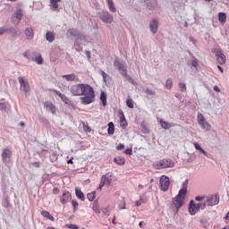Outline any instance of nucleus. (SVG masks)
I'll return each mask as SVG.
<instances>
[{
	"instance_id": "f257e3e1",
	"label": "nucleus",
	"mask_w": 229,
	"mask_h": 229,
	"mask_svg": "<svg viewBox=\"0 0 229 229\" xmlns=\"http://www.w3.org/2000/svg\"><path fill=\"white\" fill-rule=\"evenodd\" d=\"M70 91L72 96H84L81 98L82 105H90V103H94L96 99L94 88L89 84H74L71 87Z\"/></svg>"
},
{
	"instance_id": "f03ea898",
	"label": "nucleus",
	"mask_w": 229,
	"mask_h": 229,
	"mask_svg": "<svg viewBox=\"0 0 229 229\" xmlns=\"http://www.w3.org/2000/svg\"><path fill=\"white\" fill-rule=\"evenodd\" d=\"M189 185V180H186L182 183V188L179 191V193L173 199L172 203L174 207L180 210L182 207H183V203H185V197L187 196V187Z\"/></svg>"
},
{
	"instance_id": "7ed1b4c3",
	"label": "nucleus",
	"mask_w": 229,
	"mask_h": 229,
	"mask_svg": "<svg viewBox=\"0 0 229 229\" xmlns=\"http://www.w3.org/2000/svg\"><path fill=\"white\" fill-rule=\"evenodd\" d=\"M154 169H169L170 167H174V162L171 159H161L153 163Z\"/></svg>"
},
{
	"instance_id": "20e7f679",
	"label": "nucleus",
	"mask_w": 229,
	"mask_h": 229,
	"mask_svg": "<svg viewBox=\"0 0 229 229\" xmlns=\"http://www.w3.org/2000/svg\"><path fill=\"white\" fill-rule=\"evenodd\" d=\"M197 119H198V123H199L200 128H202V130H205V131H208V130H210L211 127L208 124V123L207 122V118H205L203 114L199 113L197 115Z\"/></svg>"
},
{
	"instance_id": "39448f33",
	"label": "nucleus",
	"mask_w": 229,
	"mask_h": 229,
	"mask_svg": "<svg viewBox=\"0 0 229 229\" xmlns=\"http://www.w3.org/2000/svg\"><path fill=\"white\" fill-rule=\"evenodd\" d=\"M98 15L102 22H106V24H111L114 21V16L106 11H102Z\"/></svg>"
},
{
	"instance_id": "423d86ee",
	"label": "nucleus",
	"mask_w": 229,
	"mask_h": 229,
	"mask_svg": "<svg viewBox=\"0 0 229 229\" xmlns=\"http://www.w3.org/2000/svg\"><path fill=\"white\" fill-rule=\"evenodd\" d=\"M159 185L161 191H164V192L169 191V185H171V181L169 180V177L162 175L159 180Z\"/></svg>"
},
{
	"instance_id": "0eeeda50",
	"label": "nucleus",
	"mask_w": 229,
	"mask_h": 229,
	"mask_svg": "<svg viewBox=\"0 0 229 229\" xmlns=\"http://www.w3.org/2000/svg\"><path fill=\"white\" fill-rule=\"evenodd\" d=\"M213 52L215 53L216 62L220 65H225V64H226V55H225V54H223V52L219 49H215Z\"/></svg>"
},
{
	"instance_id": "6e6552de",
	"label": "nucleus",
	"mask_w": 229,
	"mask_h": 229,
	"mask_svg": "<svg viewBox=\"0 0 229 229\" xmlns=\"http://www.w3.org/2000/svg\"><path fill=\"white\" fill-rule=\"evenodd\" d=\"M18 81L20 83L21 90L25 92V94H28V92H30V82H28L27 80H24L23 77H19Z\"/></svg>"
},
{
	"instance_id": "1a4fd4ad",
	"label": "nucleus",
	"mask_w": 229,
	"mask_h": 229,
	"mask_svg": "<svg viewBox=\"0 0 229 229\" xmlns=\"http://www.w3.org/2000/svg\"><path fill=\"white\" fill-rule=\"evenodd\" d=\"M114 65L116 67V69H118L120 74H122L123 78L128 75V70H126V67H124V64H123V63L115 60L114 62Z\"/></svg>"
},
{
	"instance_id": "9d476101",
	"label": "nucleus",
	"mask_w": 229,
	"mask_h": 229,
	"mask_svg": "<svg viewBox=\"0 0 229 229\" xmlns=\"http://www.w3.org/2000/svg\"><path fill=\"white\" fill-rule=\"evenodd\" d=\"M72 198V195H71V192L68 191H64L62 196L60 197V203H62V205H67Z\"/></svg>"
},
{
	"instance_id": "9b49d317",
	"label": "nucleus",
	"mask_w": 229,
	"mask_h": 229,
	"mask_svg": "<svg viewBox=\"0 0 229 229\" xmlns=\"http://www.w3.org/2000/svg\"><path fill=\"white\" fill-rule=\"evenodd\" d=\"M219 203V196L211 195L210 197H207L206 204L208 207H214Z\"/></svg>"
},
{
	"instance_id": "f8f14e48",
	"label": "nucleus",
	"mask_w": 229,
	"mask_h": 229,
	"mask_svg": "<svg viewBox=\"0 0 229 229\" xmlns=\"http://www.w3.org/2000/svg\"><path fill=\"white\" fill-rule=\"evenodd\" d=\"M110 183H112V175H102L98 189L101 190L103 187H105V185H110Z\"/></svg>"
},
{
	"instance_id": "ddd939ff",
	"label": "nucleus",
	"mask_w": 229,
	"mask_h": 229,
	"mask_svg": "<svg viewBox=\"0 0 229 229\" xmlns=\"http://www.w3.org/2000/svg\"><path fill=\"white\" fill-rule=\"evenodd\" d=\"M189 212L191 216H196L199 212V206L194 203V200H191L190 202Z\"/></svg>"
},
{
	"instance_id": "4468645a",
	"label": "nucleus",
	"mask_w": 229,
	"mask_h": 229,
	"mask_svg": "<svg viewBox=\"0 0 229 229\" xmlns=\"http://www.w3.org/2000/svg\"><path fill=\"white\" fill-rule=\"evenodd\" d=\"M44 106L46 107V110H48L51 114H56V106H55L53 102L47 101L44 103Z\"/></svg>"
},
{
	"instance_id": "2eb2a0df",
	"label": "nucleus",
	"mask_w": 229,
	"mask_h": 229,
	"mask_svg": "<svg viewBox=\"0 0 229 229\" xmlns=\"http://www.w3.org/2000/svg\"><path fill=\"white\" fill-rule=\"evenodd\" d=\"M120 115V126L123 130H126L128 126V122H126V116H124V113L123 111H119Z\"/></svg>"
},
{
	"instance_id": "dca6fc26",
	"label": "nucleus",
	"mask_w": 229,
	"mask_h": 229,
	"mask_svg": "<svg viewBox=\"0 0 229 229\" xmlns=\"http://www.w3.org/2000/svg\"><path fill=\"white\" fill-rule=\"evenodd\" d=\"M2 158L4 162H7L12 158V150L10 148H4L2 152Z\"/></svg>"
},
{
	"instance_id": "f3484780",
	"label": "nucleus",
	"mask_w": 229,
	"mask_h": 229,
	"mask_svg": "<svg viewBox=\"0 0 229 229\" xmlns=\"http://www.w3.org/2000/svg\"><path fill=\"white\" fill-rule=\"evenodd\" d=\"M53 92H55V94H56V96L61 98L62 101L64 103H65V105H69V103H71V100L69 99V98H67V96L62 94L60 91H58L56 89H53Z\"/></svg>"
},
{
	"instance_id": "a211bd4d",
	"label": "nucleus",
	"mask_w": 229,
	"mask_h": 229,
	"mask_svg": "<svg viewBox=\"0 0 229 229\" xmlns=\"http://www.w3.org/2000/svg\"><path fill=\"white\" fill-rule=\"evenodd\" d=\"M149 28L152 33H157V31H158V21L157 19H153L150 21Z\"/></svg>"
},
{
	"instance_id": "6ab92c4d",
	"label": "nucleus",
	"mask_w": 229,
	"mask_h": 229,
	"mask_svg": "<svg viewBox=\"0 0 229 229\" xmlns=\"http://www.w3.org/2000/svg\"><path fill=\"white\" fill-rule=\"evenodd\" d=\"M62 78L66 80V81H78V76L74 73L63 75Z\"/></svg>"
},
{
	"instance_id": "aec40b11",
	"label": "nucleus",
	"mask_w": 229,
	"mask_h": 229,
	"mask_svg": "<svg viewBox=\"0 0 229 229\" xmlns=\"http://www.w3.org/2000/svg\"><path fill=\"white\" fill-rule=\"evenodd\" d=\"M66 36L70 38L72 37H80V32L76 29H70L66 31Z\"/></svg>"
},
{
	"instance_id": "412c9836",
	"label": "nucleus",
	"mask_w": 229,
	"mask_h": 229,
	"mask_svg": "<svg viewBox=\"0 0 229 229\" xmlns=\"http://www.w3.org/2000/svg\"><path fill=\"white\" fill-rule=\"evenodd\" d=\"M25 35H26L28 40H33L35 32L33 31V30L31 28H27L25 30Z\"/></svg>"
},
{
	"instance_id": "4be33fe9",
	"label": "nucleus",
	"mask_w": 229,
	"mask_h": 229,
	"mask_svg": "<svg viewBox=\"0 0 229 229\" xmlns=\"http://www.w3.org/2000/svg\"><path fill=\"white\" fill-rule=\"evenodd\" d=\"M92 210L95 214H101V208H99V202L98 200L93 201Z\"/></svg>"
},
{
	"instance_id": "5701e85b",
	"label": "nucleus",
	"mask_w": 229,
	"mask_h": 229,
	"mask_svg": "<svg viewBox=\"0 0 229 229\" xmlns=\"http://www.w3.org/2000/svg\"><path fill=\"white\" fill-rule=\"evenodd\" d=\"M114 162L117 164V165H124L126 162V158L123 157H116L114 158Z\"/></svg>"
},
{
	"instance_id": "b1692460",
	"label": "nucleus",
	"mask_w": 229,
	"mask_h": 229,
	"mask_svg": "<svg viewBox=\"0 0 229 229\" xmlns=\"http://www.w3.org/2000/svg\"><path fill=\"white\" fill-rule=\"evenodd\" d=\"M75 194L78 199H81V201H85V195L83 194V191H81V189L76 188Z\"/></svg>"
},
{
	"instance_id": "393cba45",
	"label": "nucleus",
	"mask_w": 229,
	"mask_h": 229,
	"mask_svg": "<svg viewBox=\"0 0 229 229\" xmlns=\"http://www.w3.org/2000/svg\"><path fill=\"white\" fill-rule=\"evenodd\" d=\"M159 123L161 124V127L164 130H169V128H173V123H170L169 122H165V121L160 120Z\"/></svg>"
},
{
	"instance_id": "a878e982",
	"label": "nucleus",
	"mask_w": 229,
	"mask_h": 229,
	"mask_svg": "<svg viewBox=\"0 0 229 229\" xmlns=\"http://www.w3.org/2000/svg\"><path fill=\"white\" fill-rule=\"evenodd\" d=\"M41 216H43V217H47V219H50V221H55V216L49 213V211H41Z\"/></svg>"
},
{
	"instance_id": "bb28decb",
	"label": "nucleus",
	"mask_w": 229,
	"mask_h": 229,
	"mask_svg": "<svg viewBox=\"0 0 229 229\" xmlns=\"http://www.w3.org/2000/svg\"><path fill=\"white\" fill-rule=\"evenodd\" d=\"M46 39L47 40V42H55V33L47 31L46 34Z\"/></svg>"
},
{
	"instance_id": "cd10ccee",
	"label": "nucleus",
	"mask_w": 229,
	"mask_h": 229,
	"mask_svg": "<svg viewBox=\"0 0 229 229\" xmlns=\"http://www.w3.org/2000/svg\"><path fill=\"white\" fill-rule=\"evenodd\" d=\"M107 4L110 12H112L113 13H115V12H117L115 5L114 4V0H107Z\"/></svg>"
},
{
	"instance_id": "c85d7f7f",
	"label": "nucleus",
	"mask_w": 229,
	"mask_h": 229,
	"mask_svg": "<svg viewBox=\"0 0 229 229\" xmlns=\"http://www.w3.org/2000/svg\"><path fill=\"white\" fill-rule=\"evenodd\" d=\"M115 131V125L112 122L108 123V129H107V133L108 135H114Z\"/></svg>"
},
{
	"instance_id": "c756f323",
	"label": "nucleus",
	"mask_w": 229,
	"mask_h": 229,
	"mask_svg": "<svg viewBox=\"0 0 229 229\" xmlns=\"http://www.w3.org/2000/svg\"><path fill=\"white\" fill-rule=\"evenodd\" d=\"M194 148L195 149H197V151H199V153H202L203 155H205V157H208L207 151H205V149H203V148H201L199 143H194Z\"/></svg>"
},
{
	"instance_id": "7c9ffc66",
	"label": "nucleus",
	"mask_w": 229,
	"mask_h": 229,
	"mask_svg": "<svg viewBox=\"0 0 229 229\" xmlns=\"http://www.w3.org/2000/svg\"><path fill=\"white\" fill-rule=\"evenodd\" d=\"M218 21L222 24H225V22H226V13H219V14H218Z\"/></svg>"
},
{
	"instance_id": "2f4dec72",
	"label": "nucleus",
	"mask_w": 229,
	"mask_h": 229,
	"mask_svg": "<svg viewBox=\"0 0 229 229\" xmlns=\"http://www.w3.org/2000/svg\"><path fill=\"white\" fill-rule=\"evenodd\" d=\"M7 33H10L13 37H17V30L13 27L6 28Z\"/></svg>"
},
{
	"instance_id": "473e14b6",
	"label": "nucleus",
	"mask_w": 229,
	"mask_h": 229,
	"mask_svg": "<svg viewBox=\"0 0 229 229\" xmlns=\"http://www.w3.org/2000/svg\"><path fill=\"white\" fill-rule=\"evenodd\" d=\"M62 0H50V4L54 8V10H58V3Z\"/></svg>"
},
{
	"instance_id": "72a5a7b5",
	"label": "nucleus",
	"mask_w": 229,
	"mask_h": 229,
	"mask_svg": "<svg viewBox=\"0 0 229 229\" xmlns=\"http://www.w3.org/2000/svg\"><path fill=\"white\" fill-rule=\"evenodd\" d=\"M100 100L102 101L103 106H106V93L104 91L100 95Z\"/></svg>"
},
{
	"instance_id": "f704fd0d",
	"label": "nucleus",
	"mask_w": 229,
	"mask_h": 229,
	"mask_svg": "<svg viewBox=\"0 0 229 229\" xmlns=\"http://www.w3.org/2000/svg\"><path fill=\"white\" fill-rule=\"evenodd\" d=\"M87 198H88L89 201H94V199H96V191L88 193Z\"/></svg>"
},
{
	"instance_id": "c9c22d12",
	"label": "nucleus",
	"mask_w": 229,
	"mask_h": 229,
	"mask_svg": "<svg viewBox=\"0 0 229 229\" xmlns=\"http://www.w3.org/2000/svg\"><path fill=\"white\" fill-rule=\"evenodd\" d=\"M14 17L18 19V21H21V19H22V11L18 9L14 13Z\"/></svg>"
},
{
	"instance_id": "e433bc0d",
	"label": "nucleus",
	"mask_w": 229,
	"mask_h": 229,
	"mask_svg": "<svg viewBox=\"0 0 229 229\" xmlns=\"http://www.w3.org/2000/svg\"><path fill=\"white\" fill-rule=\"evenodd\" d=\"M165 88L168 89V90H171V89H173V80L171 79H168L165 82Z\"/></svg>"
},
{
	"instance_id": "4c0bfd02",
	"label": "nucleus",
	"mask_w": 229,
	"mask_h": 229,
	"mask_svg": "<svg viewBox=\"0 0 229 229\" xmlns=\"http://www.w3.org/2000/svg\"><path fill=\"white\" fill-rule=\"evenodd\" d=\"M119 208L121 210H124V208H126V200L124 199H123L120 203H119Z\"/></svg>"
},
{
	"instance_id": "58836bf2",
	"label": "nucleus",
	"mask_w": 229,
	"mask_h": 229,
	"mask_svg": "<svg viewBox=\"0 0 229 229\" xmlns=\"http://www.w3.org/2000/svg\"><path fill=\"white\" fill-rule=\"evenodd\" d=\"M179 87L182 92H187V85L183 82H179Z\"/></svg>"
},
{
	"instance_id": "ea45409f",
	"label": "nucleus",
	"mask_w": 229,
	"mask_h": 229,
	"mask_svg": "<svg viewBox=\"0 0 229 229\" xmlns=\"http://www.w3.org/2000/svg\"><path fill=\"white\" fill-rule=\"evenodd\" d=\"M126 106H128V108H133V99L129 98L126 100Z\"/></svg>"
},
{
	"instance_id": "a19ab883",
	"label": "nucleus",
	"mask_w": 229,
	"mask_h": 229,
	"mask_svg": "<svg viewBox=\"0 0 229 229\" xmlns=\"http://www.w3.org/2000/svg\"><path fill=\"white\" fill-rule=\"evenodd\" d=\"M34 62H37L38 65H42L44 59H42V55H39L35 58Z\"/></svg>"
},
{
	"instance_id": "79ce46f5",
	"label": "nucleus",
	"mask_w": 229,
	"mask_h": 229,
	"mask_svg": "<svg viewBox=\"0 0 229 229\" xmlns=\"http://www.w3.org/2000/svg\"><path fill=\"white\" fill-rule=\"evenodd\" d=\"M72 206L73 208V212H76V210H78V207H79L78 201L72 200Z\"/></svg>"
},
{
	"instance_id": "37998d69",
	"label": "nucleus",
	"mask_w": 229,
	"mask_h": 229,
	"mask_svg": "<svg viewBox=\"0 0 229 229\" xmlns=\"http://www.w3.org/2000/svg\"><path fill=\"white\" fill-rule=\"evenodd\" d=\"M123 78H126V80L128 81L129 83L135 85V81L133 79H131V77L130 75L127 74V76H125Z\"/></svg>"
},
{
	"instance_id": "c03bdc74",
	"label": "nucleus",
	"mask_w": 229,
	"mask_h": 229,
	"mask_svg": "<svg viewBox=\"0 0 229 229\" xmlns=\"http://www.w3.org/2000/svg\"><path fill=\"white\" fill-rule=\"evenodd\" d=\"M199 206V210H205L206 207H207V202L206 203H198L197 204Z\"/></svg>"
},
{
	"instance_id": "a18cd8bd",
	"label": "nucleus",
	"mask_w": 229,
	"mask_h": 229,
	"mask_svg": "<svg viewBox=\"0 0 229 229\" xmlns=\"http://www.w3.org/2000/svg\"><path fill=\"white\" fill-rule=\"evenodd\" d=\"M4 33H8L6 27H0V35H4Z\"/></svg>"
},
{
	"instance_id": "49530a36",
	"label": "nucleus",
	"mask_w": 229,
	"mask_h": 229,
	"mask_svg": "<svg viewBox=\"0 0 229 229\" xmlns=\"http://www.w3.org/2000/svg\"><path fill=\"white\" fill-rule=\"evenodd\" d=\"M101 75L104 81H106V78H108V74H106V72H105L104 71H101Z\"/></svg>"
},
{
	"instance_id": "de8ad7c7",
	"label": "nucleus",
	"mask_w": 229,
	"mask_h": 229,
	"mask_svg": "<svg viewBox=\"0 0 229 229\" xmlns=\"http://www.w3.org/2000/svg\"><path fill=\"white\" fill-rule=\"evenodd\" d=\"M116 149H117L118 151H121V150L124 149V144H123V143L119 144V145L116 147Z\"/></svg>"
},
{
	"instance_id": "09e8293b",
	"label": "nucleus",
	"mask_w": 229,
	"mask_h": 229,
	"mask_svg": "<svg viewBox=\"0 0 229 229\" xmlns=\"http://www.w3.org/2000/svg\"><path fill=\"white\" fill-rule=\"evenodd\" d=\"M53 194H60V188H57V187L54 188Z\"/></svg>"
},
{
	"instance_id": "8fccbe9b",
	"label": "nucleus",
	"mask_w": 229,
	"mask_h": 229,
	"mask_svg": "<svg viewBox=\"0 0 229 229\" xmlns=\"http://www.w3.org/2000/svg\"><path fill=\"white\" fill-rule=\"evenodd\" d=\"M146 93L148 94L149 96H154L155 95V92L149 89H146Z\"/></svg>"
},
{
	"instance_id": "3c124183",
	"label": "nucleus",
	"mask_w": 229,
	"mask_h": 229,
	"mask_svg": "<svg viewBox=\"0 0 229 229\" xmlns=\"http://www.w3.org/2000/svg\"><path fill=\"white\" fill-rule=\"evenodd\" d=\"M68 228H70V229H79L80 227L76 225L71 224V225H68Z\"/></svg>"
},
{
	"instance_id": "603ef678",
	"label": "nucleus",
	"mask_w": 229,
	"mask_h": 229,
	"mask_svg": "<svg viewBox=\"0 0 229 229\" xmlns=\"http://www.w3.org/2000/svg\"><path fill=\"white\" fill-rule=\"evenodd\" d=\"M191 65H192V67H196L198 65V59H193L191 61Z\"/></svg>"
},
{
	"instance_id": "864d4df0",
	"label": "nucleus",
	"mask_w": 229,
	"mask_h": 229,
	"mask_svg": "<svg viewBox=\"0 0 229 229\" xmlns=\"http://www.w3.org/2000/svg\"><path fill=\"white\" fill-rule=\"evenodd\" d=\"M23 56H24L25 58L30 59V51H26V52L23 54Z\"/></svg>"
},
{
	"instance_id": "5fc2aeb1",
	"label": "nucleus",
	"mask_w": 229,
	"mask_h": 229,
	"mask_svg": "<svg viewBox=\"0 0 229 229\" xmlns=\"http://www.w3.org/2000/svg\"><path fill=\"white\" fill-rule=\"evenodd\" d=\"M213 89H214L215 92H221V89H219V87H217V86H214Z\"/></svg>"
},
{
	"instance_id": "6e6d98bb",
	"label": "nucleus",
	"mask_w": 229,
	"mask_h": 229,
	"mask_svg": "<svg viewBox=\"0 0 229 229\" xmlns=\"http://www.w3.org/2000/svg\"><path fill=\"white\" fill-rule=\"evenodd\" d=\"M195 199H196V201H201L202 199H205V197L198 196V197L195 198Z\"/></svg>"
},
{
	"instance_id": "4d7b16f0",
	"label": "nucleus",
	"mask_w": 229,
	"mask_h": 229,
	"mask_svg": "<svg viewBox=\"0 0 229 229\" xmlns=\"http://www.w3.org/2000/svg\"><path fill=\"white\" fill-rule=\"evenodd\" d=\"M4 108H6L4 103H0V110H4Z\"/></svg>"
},
{
	"instance_id": "13d9d810",
	"label": "nucleus",
	"mask_w": 229,
	"mask_h": 229,
	"mask_svg": "<svg viewBox=\"0 0 229 229\" xmlns=\"http://www.w3.org/2000/svg\"><path fill=\"white\" fill-rule=\"evenodd\" d=\"M125 154H126V155H131V148H127V149L125 150Z\"/></svg>"
},
{
	"instance_id": "bf43d9fd",
	"label": "nucleus",
	"mask_w": 229,
	"mask_h": 229,
	"mask_svg": "<svg viewBox=\"0 0 229 229\" xmlns=\"http://www.w3.org/2000/svg\"><path fill=\"white\" fill-rule=\"evenodd\" d=\"M32 165H34V167H40V163L39 162H35L32 164Z\"/></svg>"
},
{
	"instance_id": "052dcab7",
	"label": "nucleus",
	"mask_w": 229,
	"mask_h": 229,
	"mask_svg": "<svg viewBox=\"0 0 229 229\" xmlns=\"http://www.w3.org/2000/svg\"><path fill=\"white\" fill-rule=\"evenodd\" d=\"M84 130L89 133L91 131V129L89 127V125L84 126Z\"/></svg>"
},
{
	"instance_id": "680f3d73",
	"label": "nucleus",
	"mask_w": 229,
	"mask_h": 229,
	"mask_svg": "<svg viewBox=\"0 0 229 229\" xmlns=\"http://www.w3.org/2000/svg\"><path fill=\"white\" fill-rule=\"evenodd\" d=\"M139 226H140V228H143L144 227V222H140Z\"/></svg>"
},
{
	"instance_id": "e2e57ef3",
	"label": "nucleus",
	"mask_w": 229,
	"mask_h": 229,
	"mask_svg": "<svg viewBox=\"0 0 229 229\" xmlns=\"http://www.w3.org/2000/svg\"><path fill=\"white\" fill-rule=\"evenodd\" d=\"M217 69L220 71V72H224L223 67H221L220 65H217Z\"/></svg>"
},
{
	"instance_id": "0e129e2a",
	"label": "nucleus",
	"mask_w": 229,
	"mask_h": 229,
	"mask_svg": "<svg viewBox=\"0 0 229 229\" xmlns=\"http://www.w3.org/2000/svg\"><path fill=\"white\" fill-rule=\"evenodd\" d=\"M140 205H142V202H140V201H136V207H140Z\"/></svg>"
},
{
	"instance_id": "69168bd1",
	"label": "nucleus",
	"mask_w": 229,
	"mask_h": 229,
	"mask_svg": "<svg viewBox=\"0 0 229 229\" xmlns=\"http://www.w3.org/2000/svg\"><path fill=\"white\" fill-rule=\"evenodd\" d=\"M225 219H229V211L227 212L226 216H225Z\"/></svg>"
},
{
	"instance_id": "338daca9",
	"label": "nucleus",
	"mask_w": 229,
	"mask_h": 229,
	"mask_svg": "<svg viewBox=\"0 0 229 229\" xmlns=\"http://www.w3.org/2000/svg\"><path fill=\"white\" fill-rule=\"evenodd\" d=\"M67 164H72V159H69V160L67 161Z\"/></svg>"
},
{
	"instance_id": "774afa93",
	"label": "nucleus",
	"mask_w": 229,
	"mask_h": 229,
	"mask_svg": "<svg viewBox=\"0 0 229 229\" xmlns=\"http://www.w3.org/2000/svg\"><path fill=\"white\" fill-rule=\"evenodd\" d=\"M24 125H25L24 122L20 123V126H24Z\"/></svg>"
}]
</instances>
